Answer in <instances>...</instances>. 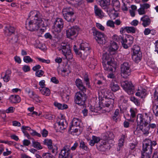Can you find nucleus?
<instances>
[{"mask_svg":"<svg viewBox=\"0 0 158 158\" xmlns=\"http://www.w3.org/2000/svg\"><path fill=\"white\" fill-rule=\"evenodd\" d=\"M113 54L106 52L104 53L102 56V63L105 70L109 71H113V69H115L116 64L114 62V59L112 56Z\"/></svg>","mask_w":158,"mask_h":158,"instance_id":"obj_1","label":"nucleus"},{"mask_svg":"<svg viewBox=\"0 0 158 158\" xmlns=\"http://www.w3.org/2000/svg\"><path fill=\"white\" fill-rule=\"evenodd\" d=\"M89 44L85 43L80 44L78 48L75 45L73 46V50L75 53L83 59L86 58L89 52Z\"/></svg>","mask_w":158,"mask_h":158,"instance_id":"obj_2","label":"nucleus"},{"mask_svg":"<svg viewBox=\"0 0 158 158\" xmlns=\"http://www.w3.org/2000/svg\"><path fill=\"white\" fill-rule=\"evenodd\" d=\"M114 39L118 42H120L123 47L125 48H127L130 46L133 43L134 38L130 35H127L125 36L120 35L119 36H114Z\"/></svg>","mask_w":158,"mask_h":158,"instance_id":"obj_3","label":"nucleus"},{"mask_svg":"<svg viewBox=\"0 0 158 158\" xmlns=\"http://www.w3.org/2000/svg\"><path fill=\"white\" fill-rule=\"evenodd\" d=\"M151 118V117L148 114V113H146L143 115L141 114H138L136 119L137 127L136 130L134 131V134L138 135L139 131L138 126L144 124L148 125L150 122Z\"/></svg>","mask_w":158,"mask_h":158,"instance_id":"obj_4","label":"nucleus"},{"mask_svg":"<svg viewBox=\"0 0 158 158\" xmlns=\"http://www.w3.org/2000/svg\"><path fill=\"white\" fill-rule=\"evenodd\" d=\"M86 92L79 91L75 94L74 101L75 103L79 106L84 107L87 98Z\"/></svg>","mask_w":158,"mask_h":158,"instance_id":"obj_5","label":"nucleus"},{"mask_svg":"<svg viewBox=\"0 0 158 158\" xmlns=\"http://www.w3.org/2000/svg\"><path fill=\"white\" fill-rule=\"evenodd\" d=\"M93 35L98 44H103L105 43L106 41V36L104 34L100 31L97 30L95 27L92 29Z\"/></svg>","mask_w":158,"mask_h":158,"instance_id":"obj_6","label":"nucleus"},{"mask_svg":"<svg viewBox=\"0 0 158 158\" xmlns=\"http://www.w3.org/2000/svg\"><path fill=\"white\" fill-rule=\"evenodd\" d=\"M120 73L121 77L127 78L131 74V65L127 62H124L121 65Z\"/></svg>","mask_w":158,"mask_h":158,"instance_id":"obj_7","label":"nucleus"},{"mask_svg":"<svg viewBox=\"0 0 158 158\" xmlns=\"http://www.w3.org/2000/svg\"><path fill=\"white\" fill-rule=\"evenodd\" d=\"M133 53L132 58L136 63H138L142 57V53L140 50L139 46L137 45H134L132 48Z\"/></svg>","mask_w":158,"mask_h":158,"instance_id":"obj_8","label":"nucleus"},{"mask_svg":"<svg viewBox=\"0 0 158 158\" xmlns=\"http://www.w3.org/2000/svg\"><path fill=\"white\" fill-rule=\"evenodd\" d=\"M26 27L29 31H33L38 30L40 28L39 18L35 19L33 20L29 21L28 24H26Z\"/></svg>","mask_w":158,"mask_h":158,"instance_id":"obj_9","label":"nucleus"},{"mask_svg":"<svg viewBox=\"0 0 158 158\" xmlns=\"http://www.w3.org/2000/svg\"><path fill=\"white\" fill-rule=\"evenodd\" d=\"M121 84V86L128 94H133L134 93V87L131 82L127 81H122Z\"/></svg>","mask_w":158,"mask_h":158,"instance_id":"obj_10","label":"nucleus"},{"mask_svg":"<svg viewBox=\"0 0 158 158\" xmlns=\"http://www.w3.org/2000/svg\"><path fill=\"white\" fill-rule=\"evenodd\" d=\"M78 30V27L76 26L68 28L66 31L67 37L70 39H73L77 36Z\"/></svg>","mask_w":158,"mask_h":158,"instance_id":"obj_11","label":"nucleus"},{"mask_svg":"<svg viewBox=\"0 0 158 158\" xmlns=\"http://www.w3.org/2000/svg\"><path fill=\"white\" fill-rule=\"evenodd\" d=\"M69 156H72L70 154V146L66 145L61 149L59 154V158H65Z\"/></svg>","mask_w":158,"mask_h":158,"instance_id":"obj_12","label":"nucleus"},{"mask_svg":"<svg viewBox=\"0 0 158 158\" xmlns=\"http://www.w3.org/2000/svg\"><path fill=\"white\" fill-rule=\"evenodd\" d=\"M63 44V45H61V47L63 54L67 59L68 60L71 59L72 58V55L69 46L64 44Z\"/></svg>","mask_w":158,"mask_h":158,"instance_id":"obj_13","label":"nucleus"},{"mask_svg":"<svg viewBox=\"0 0 158 158\" xmlns=\"http://www.w3.org/2000/svg\"><path fill=\"white\" fill-rule=\"evenodd\" d=\"M57 128L60 131H62L63 130L66 129L68 126V123L65 119H60L57 121Z\"/></svg>","mask_w":158,"mask_h":158,"instance_id":"obj_14","label":"nucleus"},{"mask_svg":"<svg viewBox=\"0 0 158 158\" xmlns=\"http://www.w3.org/2000/svg\"><path fill=\"white\" fill-rule=\"evenodd\" d=\"M64 23L63 20L60 18H56L54 22V26L55 27L58 29L57 30V32H60L63 27Z\"/></svg>","mask_w":158,"mask_h":158,"instance_id":"obj_15","label":"nucleus"},{"mask_svg":"<svg viewBox=\"0 0 158 158\" xmlns=\"http://www.w3.org/2000/svg\"><path fill=\"white\" fill-rule=\"evenodd\" d=\"M151 143L149 139L144 141L143 143V151L152 153V147L150 144Z\"/></svg>","mask_w":158,"mask_h":158,"instance_id":"obj_16","label":"nucleus"},{"mask_svg":"<svg viewBox=\"0 0 158 158\" xmlns=\"http://www.w3.org/2000/svg\"><path fill=\"white\" fill-rule=\"evenodd\" d=\"M110 89L113 92H116L120 89V87L115 80H112L109 85Z\"/></svg>","mask_w":158,"mask_h":158,"instance_id":"obj_17","label":"nucleus"},{"mask_svg":"<svg viewBox=\"0 0 158 158\" xmlns=\"http://www.w3.org/2000/svg\"><path fill=\"white\" fill-rule=\"evenodd\" d=\"M15 28L13 26L10 25L6 26L5 27L4 32L6 36H10L12 34H15Z\"/></svg>","mask_w":158,"mask_h":158,"instance_id":"obj_18","label":"nucleus"},{"mask_svg":"<svg viewBox=\"0 0 158 158\" xmlns=\"http://www.w3.org/2000/svg\"><path fill=\"white\" fill-rule=\"evenodd\" d=\"M96 145L97 149L102 152L106 151L108 148L107 142L106 140L102 142L101 143L97 144Z\"/></svg>","mask_w":158,"mask_h":158,"instance_id":"obj_19","label":"nucleus"},{"mask_svg":"<svg viewBox=\"0 0 158 158\" xmlns=\"http://www.w3.org/2000/svg\"><path fill=\"white\" fill-rule=\"evenodd\" d=\"M118 48L117 44L116 42H113L111 43V45L109 48L108 50L109 53L112 54H114Z\"/></svg>","mask_w":158,"mask_h":158,"instance_id":"obj_20","label":"nucleus"},{"mask_svg":"<svg viewBox=\"0 0 158 158\" xmlns=\"http://www.w3.org/2000/svg\"><path fill=\"white\" fill-rule=\"evenodd\" d=\"M144 27L148 26L151 23V20L147 15L143 16L141 18L140 22Z\"/></svg>","mask_w":158,"mask_h":158,"instance_id":"obj_21","label":"nucleus"},{"mask_svg":"<svg viewBox=\"0 0 158 158\" xmlns=\"http://www.w3.org/2000/svg\"><path fill=\"white\" fill-rule=\"evenodd\" d=\"M76 85L77 87L81 91L86 92V88L83 85L82 81L79 78L76 80L75 82Z\"/></svg>","mask_w":158,"mask_h":158,"instance_id":"obj_22","label":"nucleus"},{"mask_svg":"<svg viewBox=\"0 0 158 158\" xmlns=\"http://www.w3.org/2000/svg\"><path fill=\"white\" fill-rule=\"evenodd\" d=\"M64 19L68 22H73L75 19L74 13L63 15Z\"/></svg>","mask_w":158,"mask_h":158,"instance_id":"obj_23","label":"nucleus"},{"mask_svg":"<svg viewBox=\"0 0 158 158\" xmlns=\"http://www.w3.org/2000/svg\"><path fill=\"white\" fill-rule=\"evenodd\" d=\"M48 26V21L45 19H40V33H43L46 30V27Z\"/></svg>","mask_w":158,"mask_h":158,"instance_id":"obj_24","label":"nucleus"},{"mask_svg":"<svg viewBox=\"0 0 158 158\" xmlns=\"http://www.w3.org/2000/svg\"><path fill=\"white\" fill-rule=\"evenodd\" d=\"M80 120L78 118H74L72 122V124L70 126L69 130V131H71L72 130V128L74 127H77L80 126Z\"/></svg>","mask_w":158,"mask_h":158,"instance_id":"obj_25","label":"nucleus"},{"mask_svg":"<svg viewBox=\"0 0 158 158\" xmlns=\"http://www.w3.org/2000/svg\"><path fill=\"white\" fill-rule=\"evenodd\" d=\"M138 127H139V129L142 131L144 135H147L149 133V128L148 125L144 124L138 126Z\"/></svg>","mask_w":158,"mask_h":158,"instance_id":"obj_26","label":"nucleus"},{"mask_svg":"<svg viewBox=\"0 0 158 158\" xmlns=\"http://www.w3.org/2000/svg\"><path fill=\"white\" fill-rule=\"evenodd\" d=\"M98 3L102 8L105 9L110 4V0H96Z\"/></svg>","mask_w":158,"mask_h":158,"instance_id":"obj_27","label":"nucleus"},{"mask_svg":"<svg viewBox=\"0 0 158 158\" xmlns=\"http://www.w3.org/2000/svg\"><path fill=\"white\" fill-rule=\"evenodd\" d=\"M111 4L113 6V9L114 10L118 11L120 8V3L118 0H112Z\"/></svg>","mask_w":158,"mask_h":158,"instance_id":"obj_28","label":"nucleus"},{"mask_svg":"<svg viewBox=\"0 0 158 158\" xmlns=\"http://www.w3.org/2000/svg\"><path fill=\"white\" fill-rule=\"evenodd\" d=\"M92 139L90 140L89 142V144L92 146L94 145L95 143H98V142L101 140L99 137H97L93 135L92 137Z\"/></svg>","mask_w":158,"mask_h":158,"instance_id":"obj_29","label":"nucleus"},{"mask_svg":"<svg viewBox=\"0 0 158 158\" xmlns=\"http://www.w3.org/2000/svg\"><path fill=\"white\" fill-rule=\"evenodd\" d=\"M94 10L96 16L100 18H102L104 14L102 11L96 5L94 6Z\"/></svg>","mask_w":158,"mask_h":158,"instance_id":"obj_30","label":"nucleus"},{"mask_svg":"<svg viewBox=\"0 0 158 158\" xmlns=\"http://www.w3.org/2000/svg\"><path fill=\"white\" fill-rule=\"evenodd\" d=\"M10 99L12 103H18L21 101L20 98L18 95H11L10 97Z\"/></svg>","mask_w":158,"mask_h":158,"instance_id":"obj_31","label":"nucleus"},{"mask_svg":"<svg viewBox=\"0 0 158 158\" xmlns=\"http://www.w3.org/2000/svg\"><path fill=\"white\" fill-rule=\"evenodd\" d=\"M54 105L57 107L58 109L63 110L66 109L68 108V106L65 104H61L60 103H59L57 102H55L54 103Z\"/></svg>","mask_w":158,"mask_h":158,"instance_id":"obj_32","label":"nucleus"},{"mask_svg":"<svg viewBox=\"0 0 158 158\" xmlns=\"http://www.w3.org/2000/svg\"><path fill=\"white\" fill-rule=\"evenodd\" d=\"M79 148L82 150L88 151L89 150V148H88L87 144L83 141L81 140L80 141Z\"/></svg>","mask_w":158,"mask_h":158,"instance_id":"obj_33","label":"nucleus"},{"mask_svg":"<svg viewBox=\"0 0 158 158\" xmlns=\"http://www.w3.org/2000/svg\"><path fill=\"white\" fill-rule=\"evenodd\" d=\"M40 92L43 95L46 96H49L50 94V92L49 89L48 88H44L40 89Z\"/></svg>","mask_w":158,"mask_h":158,"instance_id":"obj_34","label":"nucleus"},{"mask_svg":"<svg viewBox=\"0 0 158 158\" xmlns=\"http://www.w3.org/2000/svg\"><path fill=\"white\" fill-rule=\"evenodd\" d=\"M125 30L128 33H134L135 32L136 28L133 27H124Z\"/></svg>","mask_w":158,"mask_h":158,"instance_id":"obj_35","label":"nucleus"},{"mask_svg":"<svg viewBox=\"0 0 158 158\" xmlns=\"http://www.w3.org/2000/svg\"><path fill=\"white\" fill-rule=\"evenodd\" d=\"M73 13V10L71 7H66L63 10V15Z\"/></svg>","mask_w":158,"mask_h":158,"instance_id":"obj_36","label":"nucleus"},{"mask_svg":"<svg viewBox=\"0 0 158 158\" xmlns=\"http://www.w3.org/2000/svg\"><path fill=\"white\" fill-rule=\"evenodd\" d=\"M152 153L145 151H142L141 158H150Z\"/></svg>","mask_w":158,"mask_h":158,"instance_id":"obj_37","label":"nucleus"},{"mask_svg":"<svg viewBox=\"0 0 158 158\" xmlns=\"http://www.w3.org/2000/svg\"><path fill=\"white\" fill-rule=\"evenodd\" d=\"M40 65H38L34 66L32 68V70L35 71V75L38 77H40Z\"/></svg>","mask_w":158,"mask_h":158,"instance_id":"obj_38","label":"nucleus"},{"mask_svg":"<svg viewBox=\"0 0 158 158\" xmlns=\"http://www.w3.org/2000/svg\"><path fill=\"white\" fill-rule=\"evenodd\" d=\"M50 150V152L54 154L55 155H56L57 153L58 148L56 146H52L50 148H48Z\"/></svg>","mask_w":158,"mask_h":158,"instance_id":"obj_39","label":"nucleus"},{"mask_svg":"<svg viewBox=\"0 0 158 158\" xmlns=\"http://www.w3.org/2000/svg\"><path fill=\"white\" fill-rule=\"evenodd\" d=\"M44 144L47 145L48 148H50L52 145V141L51 139H45L43 141Z\"/></svg>","mask_w":158,"mask_h":158,"instance_id":"obj_40","label":"nucleus"},{"mask_svg":"<svg viewBox=\"0 0 158 158\" xmlns=\"http://www.w3.org/2000/svg\"><path fill=\"white\" fill-rule=\"evenodd\" d=\"M130 100L133 102L135 105L137 106H140V102L139 100L136 98L134 97H132L130 98Z\"/></svg>","mask_w":158,"mask_h":158,"instance_id":"obj_41","label":"nucleus"},{"mask_svg":"<svg viewBox=\"0 0 158 158\" xmlns=\"http://www.w3.org/2000/svg\"><path fill=\"white\" fill-rule=\"evenodd\" d=\"M32 143L33 146L37 149H40V143L38 142L35 141V140L33 139H32Z\"/></svg>","mask_w":158,"mask_h":158,"instance_id":"obj_42","label":"nucleus"},{"mask_svg":"<svg viewBox=\"0 0 158 158\" xmlns=\"http://www.w3.org/2000/svg\"><path fill=\"white\" fill-rule=\"evenodd\" d=\"M99 105V107L100 109L103 110V108H105V107H109L110 106V105L109 103L106 102L105 103L102 102Z\"/></svg>","mask_w":158,"mask_h":158,"instance_id":"obj_43","label":"nucleus"},{"mask_svg":"<svg viewBox=\"0 0 158 158\" xmlns=\"http://www.w3.org/2000/svg\"><path fill=\"white\" fill-rule=\"evenodd\" d=\"M126 137L125 135H123L120 138L119 140L118 146L119 147L122 146L124 143V139Z\"/></svg>","mask_w":158,"mask_h":158,"instance_id":"obj_44","label":"nucleus"},{"mask_svg":"<svg viewBox=\"0 0 158 158\" xmlns=\"http://www.w3.org/2000/svg\"><path fill=\"white\" fill-rule=\"evenodd\" d=\"M107 140L112 139L114 137L113 133L110 132H108L106 135Z\"/></svg>","mask_w":158,"mask_h":158,"instance_id":"obj_45","label":"nucleus"},{"mask_svg":"<svg viewBox=\"0 0 158 158\" xmlns=\"http://www.w3.org/2000/svg\"><path fill=\"white\" fill-rule=\"evenodd\" d=\"M153 111L156 116H158V105H153Z\"/></svg>","mask_w":158,"mask_h":158,"instance_id":"obj_46","label":"nucleus"},{"mask_svg":"<svg viewBox=\"0 0 158 158\" xmlns=\"http://www.w3.org/2000/svg\"><path fill=\"white\" fill-rule=\"evenodd\" d=\"M23 61L26 63L32 62L33 61V60L29 56H26L23 57Z\"/></svg>","mask_w":158,"mask_h":158,"instance_id":"obj_47","label":"nucleus"},{"mask_svg":"<svg viewBox=\"0 0 158 158\" xmlns=\"http://www.w3.org/2000/svg\"><path fill=\"white\" fill-rule=\"evenodd\" d=\"M130 112L131 113V117L133 118L135 117L136 116V110L131 108L130 109Z\"/></svg>","mask_w":158,"mask_h":158,"instance_id":"obj_48","label":"nucleus"},{"mask_svg":"<svg viewBox=\"0 0 158 158\" xmlns=\"http://www.w3.org/2000/svg\"><path fill=\"white\" fill-rule=\"evenodd\" d=\"M43 158H52L53 156L50 153H44L42 155Z\"/></svg>","mask_w":158,"mask_h":158,"instance_id":"obj_49","label":"nucleus"},{"mask_svg":"<svg viewBox=\"0 0 158 158\" xmlns=\"http://www.w3.org/2000/svg\"><path fill=\"white\" fill-rule=\"evenodd\" d=\"M114 23L113 21L109 20L107 22L106 25L108 26L114 28Z\"/></svg>","mask_w":158,"mask_h":158,"instance_id":"obj_50","label":"nucleus"},{"mask_svg":"<svg viewBox=\"0 0 158 158\" xmlns=\"http://www.w3.org/2000/svg\"><path fill=\"white\" fill-rule=\"evenodd\" d=\"M44 116L46 119L49 120H52V119L53 117L52 115L48 113H45L44 115Z\"/></svg>","mask_w":158,"mask_h":158,"instance_id":"obj_51","label":"nucleus"},{"mask_svg":"<svg viewBox=\"0 0 158 158\" xmlns=\"http://www.w3.org/2000/svg\"><path fill=\"white\" fill-rule=\"evenodd\" d=\"M138 11L139 14L140 15H143L145 14L146 13L145 10H144L141 7H140L138 9Z\"/></svg>","mask_w":158,"mask_h":158,"instance_id":"obj_52","label":"nucleus"},{"mask_svg":"<svg viewBox=\"0 0 158 158\" xmlns=\"http://www.w3.org/2000/svg\"><path fill=\"white\" fill-rule=\"evenodd\" d=\"M30 133L33 136L36 135L38 137H40V133H38L35 131L31 129L30 131Z\"/></svg>","mask_w":158,"mask_h":158,"instance_id":"obj_53","label":"nucleus"},{"mask_svg":"<svg viewBox=\"0 0 158 158\" xmlns=\"http://www.w3.org/2000/svg\"><path fill=\"white\" fill-rule=\"evenodd\" d=\"M31 129V128L28 126H23L21 127V130L23 132H27L26 130L29 131L30 132Z\"/></svg>","mask_w":158,"mask_h":158,"instance_id":"obj_54","label":"nucleus"},{"mask_svg":"<svg viewBox=\"0 0 158 158\" xmlns=\"http://www.w3.org/2000/svg\"><path fill=\"white\" fill-rule=\"evenodd\" d=\"M15 110V108L12 107H10L6 110V113H13Z\"/></svg>","mask_w":158,"mask_h":158,"instance_id":"obj_55","label":"nucleus"},{"mask_svg":"<svg viewBox=\"0 0 158 158\" xmlns=\"http://www.w3.org/2000/svg\"><path fill=\"white\" fill-rule=\"evenodd\" d=\"M22 69L24 72H27L29 71L30 70V68L29 66L25 65L23 67Z\"/></svg>","mask_w":158,"mask_h":158,"instance_id":"obj_56","label":"nucleus"},{"mask_svg":"<svg viewBox=\"0 0 158 158\" xmlns=\"http://www.w3.org/2000/svg\"><path fill=\"white\" fill-rule=\"evenodd\" d=\"M140 6L142 8L145 10V9L149 8L150 7V6L149 4L146 3L143 4H141Z\"/></svg>","mask_w":158,"mask_h":158,"instance_id":"obj_57","label":"nucleus"},{"mask_svg":"<svg viewBox=\"0 0 158 158\" xmlns=\"http://www.w3.org/2000/svg\"><path fill=\"white\" fill-rule=\"evenodd\" d=\"M48 132L45 129H44L41 132V134L43 137H46L48 135Z\"/></svg>","mask_w":158,"mask_h":158,"instance_id":"obj_58","label":"nucleus"},{"mask_svg":"<svg viewBox=\"0 0 158 158\" xmlns=\"http://www.w3.org/2000/svg\"><path fill=\"white\" fill-rule=\"evenodd\" d=\"M93 62H91L90 63H88L87 64V65L89 66V67L91 69H94L95 68V66L96 65V63L94 64H93Z\"/></svg>","mask_w":158,"mask_h":158,"instance_id":"obj_59","label":"nucleus"},{"mask_svg":"<svg viewBox=\"0 0 158 158\" xmlns=\"http://www.w3.org/2000/svg\"><path fill=\"white\" fill-rule=\"evenodd\" d=\"M136 146L137 143H130L129 144L130 148L131 150H133L134 149Z\"/></svg>","mask_w":158,"mask_h":158,"instance_id":"obj_60","label":"nucleus"},{"mask_svg":"<svg viewBox=\"0 0 158 158\" xmlns=\"http://www.w3.org/2000/svg\"><path fill=\"white\" fill-rule=\"evenodd\" d=\"M84 81L86 85L88 86H90V83L89 82V80L87 76H85L84 77Z\"/></svg>","mask_w":158,"mask_h":158,"instance_id":"obj_61","label":"nucleus"},{"mask_svg":"<svg viewBox=\"0 0 158 158\" xmlns=\"http://www.w3.org/2000/svg\"><path fill=\"white\" fill-rule=\"evenodd\" d=\"M3 78L4 81L7 82L10 79V76L4 74Z\"/></svg>","mask_w":158,"mask_h":158,"instance_id":"obj_62","label":"nucleus"},{"mask_svg":"<svg viewBox=\"0 0 158 158\" xmlns=\"http://www.w3.org/2000/svg\"><path fill=\"white\" fill-rule=\"evenodd\" d=\"M107 98L112 99L113 102L114 101V94L112 93H110L109 94L106 96Z\"/></svg>","mask_w":158,"mask_h":158,"instance_id":"obj_63","label":"nucleus"},{"mask_svg":"<svg viewBox=\"0 0 158 158\" xmlns=\"http://www.w3.org/2000/svg\"><path fill=\"white\" fill-rule=\"evenodd\" d=\"M96 27L102 31H104V27L99 23H96Z\"/></svg>","mask_w":158,"mask_h":158,"instance_id":"obj_64","label":"nucleus"}]
</instances>
